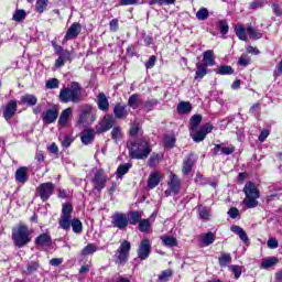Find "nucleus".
<instances>
[{
	"label": "nucleus",
	"mask_w": 282,
	"mask_h": 282,
	"mask_svg": "<svg viewBox=\"0 0 282 282\" xmlns=\"http://www.w3.org/2000/svg\"><path fill=\"white\" fill-rule=\"evenodd\" d=\"M167 185L171 188L172 193L177 195V193H180V186H182V181H180V177H177V175L171 174Z\"/></svg>",
	"instance_id": "a211bd4d"
},
{
	"label": "nucleus",
	"mask_w": 282,
	"mask_h": 282,
	"mask_svg": "<svg viewBox=\"0 0 282 282\" xmlns=\"http://www.w3.org/2000/svg\"><path fill=\"white\" fill-rule=\"evenodd\" d=\"M98 250V247L94 243H88L83 250L82 254L87 257L88 254H94Z\"/></svg>",
	"instance_id": "49530a36"
},
{
	"label": "nucleus",
	"mask_w": 282,
	"mask_h": 282,
	"mask_svg": "<svg viewBox=\"0 0 282 282\" xmlns=\"http://www.w3.org/2000/svg\"><path fill=\"white\" fill-rule=\"evenodd\" d=\"M235 32H236V36H238L240 41H248V35L246 34V28H243V25L241 24L236 25Z\"/></svg>",
	"instance_id": "e433bc0d"
},
{
	"label": "nucleus",
	"mask_w": 282,
	"mask_h": 282,
	"mask_svg": "<svg viewBox=\"0 0 282 282\" xmlns=\"http://www.w3.org/2000/svg\"><path fill=\"white\" fill-rule=\"evenodd\" d=\"M156 61H158V57H155V55L150 56V58L145 63L147 69H153V67H155Z\"/></svg>",
	"instance_id": "13d9d810"
},
{
	"label": "nucleus",
	"mask_w": 282,
	"mask_h": 282,
	"mask_svg": "<svg viewBox=\"0 0 282 282\" xmlns=\"http://www.w3.org/2000/svg\"><path fill=\"white\" fill-rule=\"evenodd\" d=\"M200 219H208L210 217V212L206 207L198 208Z\"/></svg>",
	"instance_id": "4d7b16f0"
},
{
	"label": "nucleus",
	"mask_w": 282,
	"mask_h": 282,
	"mask_svg": "<svg viewBox=\"0 0 282 282\" xmlns=\"http://www.w3.org/2000/svg\"><path fill=\"white\" fill-rule=\"evenodd\" d=\"M57 118H58V110L56 108L47 109L42 115V120L46 124H52V122H56Z\"/></svg>",
	"instance_id": "2eb2a0df"
},
{
	"label": "nucleus",
	"mask_w": 282,
	"mask_h": 282,
	"mask_svg": "<svg viewBox=\"0 0 282 282\" xmlns=\"http://www.w3.org/2000/svg\"><path fill=\"white\" fill-rule=\"evenodd\" d=\"M208 17H210V12H208V9L206 8H200L197 12H196V19L198 21H206V19H208Z\"/></svg>",
	"instance_id": "c03bdc74"
},
{
	"label": "nucleus",
	"mask_w": 282,
	"mask_h": 282,
	"mask_svg": "<svg viewBox=\"0 0 282 282\" xmlns=\"http://www.w3.org/2000/svg\"><path fill=\"white\" fill-rule=\"evenodd\" d=\"M79 122L80 124H91V122H96V113L91 106L86 105L80 109Z\"/></svg>",
	"instance_id": "6e6552de"
},
{
	"label": "nucleus",
	"mask_w": 282,
	"mask_h": 282,
	"mask_svg": "<svg viewBox=\"0 0 282 282\" xmlns=\"http://www.w3.org/2000/svg\"><path fill=\"white\" fill-rule=\"evenodd\" d=\"M138 131H140V122L134 120V122L131 123L130 135H138Z\"/></svg>",
	"instance_id": "5fc2aeb1"
},
{
	"label": "nucleus",
	"mask_w": 282,
	"mask_h": 282,
	"mask_svg": "<svg viewBox=\"0 0 282 282\" xmlns=\"http://www.w3.org/2000/svg\"><path fill=\"white\" fill-rule=\"evenodd\" d=\"M28 180H29L28 167L25 166L19 167L15 171V182H18V184H25Z\"/></svg>",
	"instance_id": "412c9836"
},
{
	"label": "nucleus",
	"mask_w": 282,
	"mask_h": 282,
	"mask_svg": "<svg viewBox=\"0 0 282 282\" xmlns=\"http://www.w3.org/2000/svg\"><path fill=\"white\" fill-rule=\"evenodd\" d=\"M80 96H83V87L78 82L70 83L69 87H63L59 90V101L67 104L73 102L74 105H78L80 102Z\"/></svg>",
	"instance_id": "20e7f679"
},
{
	"label": "nucleus",
	"mask_w": 282,
	"mask_h": 282,
	"mask_svg": "<svg viewBox=\"0 0 282 282\" xmlns=\"http://www.w3.org/2000/svg\"><path fill=\"white\" fill-rule=\"evenodd\" d=\"M129 252H131V242L124 240L121 242L119 249L117 250V260L116 263L119 265H124L129 261Z\"/></svg>",
	"instance_id": "0eeeda50"
},
{
	"label": "nucleus",
	"mask_w": 282,
	"mask_h": 282,
	"mask_svg": "<svg viewBox=\"0 0 282 282\" xmlns=\"http://www.w3.org/2000/svg\"><path fill=\"white\" fill-rule=\"evenodd\" d=\"M129 155L132 160H147L151 155V144L145 139H137L128 145Z\"/></svg>",
	"instance_id": "f03ea898"
},
{
	"label": "nucleus",
	"mask_w": 282,
	"mask_h": 282,
	"mask_svg": "<svg viewBox=\"0 0 282 282\" xmlns=\"http://www.w3.org/2000/svg\"><path fill=\"white\" fill-rule=\"evenodd\" d=\"M72 142H74V138H72V135H65L62 141V147L64 149H69V147H72Z\"/></svg>",
	"instance_id": "6e6d98bb"
},
{
	"label": "nucleus",
	"mask_w": 282,
	"mask_h": 282,
	"mask_svg": "<svg viewBox=\"0 0 282 282\" xmlns=\"http://www.w3.org/2000/svg\"><path fill=\"white\" fill-rule=\"evenodd\" d=\"M247 32L250 39H253L254 41H259V39H263V33L258 32L254 28L250 25L247 26Z\"/></svg>",
	"instance_id": "79ce46f5"
},
{
	"label": "nucleus",
	"mask_w": 282,
	"mask_h": 282,
	"mask_svg": "<svg viewBox=\"0 0 282 282\" xmlns=\"http://www.w3.org/2000/svg\"><path fill=\"white\" fill-rule=\"evenodd\" d=\"M91 182L94 184L95 191H98V193H100V191H102V188H105L107 184V175H105V171L97 170Z\"/></svg>",
	"instance_id": "9b49d317"
},
{
	"label": "nucleus",
	"mask_w": 282,
	"mask_h": 282,
	"mask_svg": "<svg viewBox=\"0 0 282 282\" xmlns=\"http://www.w3.org/2000/svg\"><path fill=\"white\" fill-rule=\"evenodd\" d=\"M73 212L74 207H72V204H63L62 215L58 219L59 228L66 230V232H69L70 228H73L75 235H80L83 232V223L78 218L72 219Z\"/></svg>",
	"instance_id": "f257e3e1"
},
{
	"label": "nucleus",
	"mask_w": 282,
	"mask_h": 282,
	"mask_svg": "<svg viewBox=\"0 0 282 282\" xmlns=\"http://www.w3.org/2000/svg\"><path fill=\"white\" fill-rule=\"evenodd\" d=\"M128 224L131 226H137V224H140L142 219V214L140 212H130L128 215Z\"/></svg>",
	"instance_id": "cd10ccee"
},
{
	"label": "nucleus",
	"mask_w": 282,
	"mask_h": 282,
	"mask_svg": "<svg viewBox=\"0 0 282 282\" xmlns=\"http://www.w3.org/2000/svg\"><path fill=\"white\" fill-rule=\"evenodd\" d=\"M142 101L140 100V95L133 94L128 99V107H131V109H138Z\"/></svg>",
	"instance_id": "473e14b6"
},
{
	"label": "nucleus",
	"mask_w": 282,
	"mask_h": 282,
	"mask_svg": "<svg viewBox=\"0 0 282 282\" xmlns=\"http://www.w3.org/2000/svg\"><path fill=\"white\" fill-rule=\"evenodd\" d=\"M160 173L153 172L150 174L149 180H148V187L149 188H155L160 184Z\"/></svg>",
	"instance_id": "c756f323"
},
{
	"label": "nucleus",
	"mask_w": 282,
	"mask_h": 282,
	"mask_svg": "<svg viewBox=\"0 0 282 282\" xmlns=\"http://www.w3.org/2000/svg\"><path fill=\"white\" fill-rule=\"evenodd\" d=\"M238 65H241L242 67H248V65H250V58H248L246 55H241L238 59Z\"/></svg>",
	"instance_id": "052dcab7"
},
{
	"label": "nucleus",
	"mask_w": 282,
	"mask_h": 282,
	"mask_svg": "<svg viewBox=\"0 0 282 282\" xmlns=\"http://www.w3.org/2000/svg\"><path fill=\"white\" fill-rule=\"evenodd\" d=\"M111 138L115 142H118V140H120V138H122V131L120 130V128L115 127L111 131Z\"/></svg>",
	"instance_id": "864d4df0"
},
{
	"label": "nucleus",
	"mask_w": 282,
	"mask_h": 282,
	"mask_svg": "<svg viewBox=\"0 0 282 282\" xmlns=\"http://www.w3.org/2000/svg\"><path fill=\"white\" fill-rule=\"evenodd\" d=\"M162 158H163L162 154H158V153L153 152L149 159L148 166H150L151 169H153L154 166H158V164H160V162H162Z\"/></svg>",
	"instance_id": "f704fd0d"
},
{
	"label": "nucleus",
	"mask_w": 282,
	"mask_h": 282,
	"mask_svg": "<svg viewBox=\"0 0 282 282\" xmlns=\"http://www.w3.org/2000/svg\"><path fill=\"white\" fill-rule=\"evenodd\" d=\"M17 108H18V105H17V100H10L6 107H4V110H3V118L6 120H11V118L14 117V113H17Z\"/></svg>",
	"instance_id": "dca6fc26"
},
{
	"label": "nucleus",
	"mask_w": 282,
	"mask_h": 282,
	"mask_svg": "<svg viewBox=\"0 0 282 282\" xmlns=\"http://www.w3.org/2000/svg\"><path fill=\"white\" fill-rule=\"evenodd\" d=\"M243 193L246 195V198L243 199L245 206H247V208H257V206H259L258 199L261 197L257 185L252 182H247L243 187Z\"/></svg>",
	"instance_id": "39448f33"
},
{
	"label": "nucleus",
	"mask_w": 282,
	"mask_h": 282,
	"mask_svg": "<svg viewBox=\"0 0 282 282\" xmlns=\"http://www.w3.org/2000/svg\"><path fill=\"white\" fill-rule=\"evenodd\" d=\"M267 243L268 248H271V250L279 248V241L276 240V238H270Z\"/></svg>",
	"instance_id": "0e129e2a"
},
{
	"label": "nucleus",
	"mask_w": 282,
	"mask_h": 282,
	"mask_svg": "<svg viewBox=\"0 0 282 282\" xmlns=\"http://www.w3.org/2000/svg\"><path fill=\"white\" fill-rule=\"evenodd\" d=\"M35 10L39 14H43L45 10H47V2L46 1H37L35 4Z\"/></svg>",
	"instance_id": "3c124183"
},
{
	"label": "nucleus",
	"mask_w": 282,
	"mask_h": 282,
	"mask_svg": "<svg viewBox=\"0 0 282 282\" xmlns=\"http://www.w3.org/2000/svg\"><path fill=\"white\" fill-rule=\"evenodd\" d=\"M279 263V259L276 257H272L270 259H265L261 263V268L268 270V268H272V265H276Z\"/></svg>",
	"instance_id": "37998d69"
},
{
	"label": "nucleus",
	"mask_w": 282,
	"mask_h": 282,
	"mask_svg": "<svg viewBox=\"0 0 282 282\" xmlns=\"http://www.w3.org/2000/svg\"><path fill=\"white\" fill-rule=\"evenodd\" d=\"M96 138V131L86 129L80 133V140L84 144H91Z\"/></svg>",
	"instance_id": "6ab92c4d"
},
{
	"label": "nucleus",
	"mask_w": 282,
	"mask_h": 282,
	"mask_svg": "<svg viewBox=\"0 0 282 282\" xmlns=\"http://www.w3.org/2000/svg\"><path fill=\"white\" fill-rule=\"evenodd\" d=\"M218 30H220V34H228V22L226 20H220L218 22Z\"/></svg>",
	"instance_id": "603ef678"
},
{
	"label": "nucleus",
	"mask_w": 282,
	"mask_h": 282,
	"mask_svg": "<svg viewBox=\"0 0 282 282\" xmlns=\"http://www.w3.org/2000/svg\"><path fill=\"white\" fill-rule=\"evenodd\" d=\"M158 105V100L156 99H151L145 101L144 107L145 109H148V111H153V108Z\"/></svg>",
	"instance_id": "bf43d9fd"
},
{
	"label": "nucleus",
	"mask_w": 282,
	"mask_h": 282,
	"mask_svg": "<svg viewBox=\"0 0 282 282\" xmlns=\"http://www.w3.org/2000/svg\"><path fill=\"white\" fill-rule=\"evenodd\" d=\"M161 241L166 248H175L177 246V239L172 236H161Z\"/></svg>",
	"instance_id": "2f4dec72"
},
{
	"label": "nucleus",
	"mask_w": 282,
	"mask_h": 282,
	"mask_svg": "<svg viewBox=\"0 0 282 282\" xmlns=\"http://www.w3.org/2000/svg\"><path fill=\"white\" fill-rule=\"evenodd\" d=\"M206 74H208V66L204 65V63H197L195 80H202Z\"/></svg>",
	"instance_id": "393cba45"
},
{
	"label": "nucleus",
	"mask_w": 282,
	"mask_h": 282,
	"mask_svg": "<svg viewBox=\"0 0 282 282\" xmlns=\"http://www.w3.org/2000/svg\"><path fill=\"white\" fill-rule=\"evenodd\" d=\"M216 74H219V76H232V74H235V69H232V66L221 65L216 70Z\"/></svg>",
	"instance_id": "72a5a7b5"
},
{
	"label": "nucleus",
	"mask_w": 282,
	"mask_h": 282,
	"mask_svg": "<svg viewBox=\"0 0 282 282\" xmlns=\"http://www.w3.org/2000/svg\"><path fill=\"white\" fill-rule=\"evenodd\" d=\"M12 241L15 248H25L32 241V229L26 224L20 223L12 228Z\"/></svg>",
	"instance_id": "7ed1b4c3"
},
{
	"label": "nucleus",
	"mask_w": 282,
	"mask_h": 282,
	"mask_svg": "<svg viewBox=\"0 0 282 282\" xmlns=\"http://www.w3.org/2000/svg\"><path fill=\"white\" fill-rule=\"evenodd\" d=\"M163 144L166 149H173V147H175V137L166 135L164 138Z\"/></svg>",
	"instance_id": "09e8293b"
},
{
	"label": "nucleus",
	"mask_w": 282,
	"mask_h": 282,
	"mask_svg": "<svg viewBox=\"0 0 282 282\" xmlns=\"http://www.w3.org/2000/svg\"><path fill=\"white\" fill-rule=\"evenodd\" d=\"M58 56L66 62L72 61V53L68 50H64Z\"/></svg>",
	"instance_id": "774afa93"
},
{
	"label": "nucleus",
	"mask_w": 282,
	"mask_h": 282,
	"mask_svg": "<svg viewBox=\"0 0 282 282\" xmlns=\"http://www.w3.org/2000/svg\"><path fill=\"white\" fill-rule=\"evenodd\" d=\"M203 246H212V243H215V234L212 231L204 234L202 236Z\"/></svg>",
	"instance_id": "ea45409f"
},
{
	"label": "nucleus",
	"mask_w": 282,
	"mask_h": 282,
	"mask_svg": "<svg viewBox=\"0 0 282 282\" xmlns=\"http://www.w3.org/2000/svg\"><path fill=\"white\" fill-rule=\"evenodd\" d=\"M97 105L100 111H109V99H107V95H105V93H100L98 95Z\"/></svg>",
	"instance_id": "5701e85b"
},
{
	"label": "nucleus",
	"mask_w": 282,
	"mask_h": 282,
	"mask_svg": "<svg viewBox=\"0 0 282 282\" xmlns=\"http://www.w3.org/2000/svg\"><path fill=\"white\" fill-rule=\"evenodd\" d=\"M25 17H28V13L23 9H18L13 13L12 20L15 21L17 23H21V21H25Z\"/></svg>",
	"instance_id": "4c0bfd02"
},
{
	"label": "nucleus",
	"mask_w": 282,
	"mask_h": 282,
	"mask_svg": "<svg viewBox=\"0 0 282 282\" xmlns=\"http://www.w3.org/2000/svg\"><path fill=\"white\" fill-rule=\"evenodd\" d=\"M149 254H151V241H149V239H144L140 242L138 257L141 261H144L149 259Z\"/></svg>",
	"instance_id": "f8f14e48"
},
{
	"label": "nucleus",
	"mask_w": 282,
	"mask_h": 282,
	"mask_svg": "<svg viewBox=\"0 0 282 282\" xmlns=\"http://www.w3.org/2000/svg\"><path fill=\"white\" fill-rule=\"evenodd\" d=\"M37 270H39V263H36V262H31V263L28 265L26 273H28V274H32L33 272H36Z\"/></svg>",
	"instance_id": "e2e57ef3"
},
{
	"label": "nucleus",
	"mask_w": 282,
	"mask_h": 282,
	"mask_svg": "<svg viewBox=\"0 0 282 282\" xmlns=\"http://www.w3.org/2000/svg\"><path fill=\"white\" fill-rule=\"evenodd\" d=\"M80 23H73L70 28L67 30L64 41H72L74 39H77L78 34H80Z\"/></svg>",
	"instance_id": "f3484780"
},
{
	"label": "nucleus",
	"mask_w": 282,
	"mask_h": 282,
	"mask_svg": "<svg viewBox=\"0 0 282 282\" xmlns=\"http://www.w3.org/2000/svg\"><path fill=\"white\" fill-rule=\"evenodd\" d=\"M111 225L113 228H118L119 230H124L127 226H129V219L127 214L124 213H115L111 216Z\"/></svg>",
	"instance_id": "1a4fd4ad"
},
{
	"label": "nucleus",
	"mask_w": 282,
	"mask_h": 282,
	"mask_svg": "<svg viewBox=\"0 0 282 282\" xmlns=\"http://www.w3.org/2000/svg\"><path fill=\"white\" fill-rule=\"evenodd\" d=\"M52 245V237L47 234H42L35 239V246H51Z\"/></svg>",
	"instance_id": "bb28decb"
},
{
	"label": "nucleus",
	"mask_w": 282,
	"mask_h": 282,
	"mask_svg": "<svg viewBox=\"0 0 282 282\" xmlns=\"http://www.w3.org/2000/svg\"><path fill=\"white\" fill-rule=\"evenodd\" d=\"M113 124H116V117H113V115H106L104 120L96 127V131L97 133H105L109 131V129H112Z\"/></svg>",
	"instance_id": "9d476101"
},
{
	"label": "nucleus",
	"mask_w": 282,
	"mask_h": 282,
	"mask_svg": "<svg viewBox=\"0 0 282 282\" xmlns=\"http://www.w3.org/2000/svg\"><path fill=\"white\" fill-rule=\"evenodd\" d=\"M176 111L181 115L191 113L193 111V105L189 101H181L176 107Z\"/></svg>",
	"instance_id": "b1692460"
},
{
	"label": "nucleus",
	"mask_w": 282,
	"mask_h": 282,
	"mask_svg": "<svg viewBox=\"0 0 282 282\" xmlns=\"http://www.w3.org/2000/svg\"><path fill=\"white\" fill-rule=\"evenodd\" d=\"M55 189L56 185H54V183L46 182L39 185V187L36 188V193L42 202H47V199H50L54 195Z\"/></svg>",
	"instance_id": "423d86ee"
},
{
	"label": "nucleus",
	"mask_w": 282,
	"mask_h": 282,
	"mask_svg": "<svg viewBox=\"0 0 282 282\" xmlns=\"http://www.w3.org/2000/svg\"><path fill=\"white\" fill-rule=\"evenodd\" d=\"M191 137L194 142H203L206 139V133L200 129L198 131H191Z\"/></svg>",
	"instance_id": "a19ab883"
},
{
	"label": "nucleus",
	"mask_w": 282,
	"mask_h": 282,
	"mask_svg": "<svg viewBox=\"0 0 282 282\" xmlns=\"http://www.w3.org/2000/svg\"><path fill=\"white\" fill-rule=\"evenodd\" d=\"M202 124V117L200 115H194L189 119V130L191 131H197L199 129V126Z\"/></svg>",
	"instance_id": "7c9ffc66"
},
{
	"label": "nucleus",
	"mask_w": 282,
	"mask_h": 282,
	"mask_svg": "<svg viewBox=\"0 0 282 282\" xmlns=\"http://www.w3.org/2000/svg\"><path fill=\"white\" fill-rule=\"evenodd\" d=\"M72 108H66L62 111L59 119H58V124L61 127H65L67 122L69 121V118H72Z\"/></svg>",
	"instance_id": "c85d7f7f"
},
{
	"label": "nucleus",
	"mask_w": 282,
	"mask_h": 282,
	"mask_svg": "<svg viewBox=\"0 0 282 282\" xmlns=\"http://www.w3.org/2000/svg\"><path fill=\"white\" fill-rule=\"evenodd\" d=\"M230 270L235 274L236 279H239V276H241V267H239V265H231Z\"/></svg>",
	"instance_id": "338daca9"
},
{
	"label": "nucleus",
	"mask_w": 282,
	"mask_h": 282,
	"mask_svg": "<svg viewBox=\"0 0 282 282\" xmlns=\"http://www.w3.org/2000/svg\"><path fill=\"white\" fill-rule=\"evenodd\" d=\"M132 166L133 165L131 163L119 165L117 169V177H122L123 175H127Z\"/></svg>",
	"instance_id": "58836bf2"
},
{
	"label": "nucleus",
	"mask_w": 282,
	"mask_h": 282,
	"mask_svg": "<svg viewBox=\"0 0 282 282\" xmlns=\"http://www.w3.org/2000/svg\"><path fill=\"white\" fill-rule=\"evenodd\" d=\"M58 85H61V82L56 78H51L46 82L45 87L46 89H58Z\"/></svg>",
	"instance_id": "8fccbe9b"
},
{
	"label": "nucleus",
	"mask_w": 282,
	"mask_h": 282,
	"mask_svg": "<svg viewBox=\"0 0 282 282\" xmlns=\"http://www.w3.org/2000/svg\"><path fill=\"white\" fill-rule=\"evenodd\" d=\"M227 214L231 219H237V217H239L240 215L239 209H237V207H231Z\"/></svg>",
	"instance_id": "680f3d73"
},
{
	"label": "nucleus",
	"mask_w": 282,
	"mask_h": 282,
	"mask_svg": "<svg viewBox=\"0 0 282 282\" xmlns=\"http://www.w3.org/2000/svg\"><path fill=\"white\" fill-rule=\"evenodd\" d=\"M151 228V220L149 219H141L139 221V230L140 232H149Z\"/></svg>",
	"instance_id": "a18cd8bd"
},
{
	"label": "nucleus",
	"mask_w": 282,
	"mask_h": 282,
	"mask_svg": "<svg viewBox=\"0 0 282 282\" xmlns=\"http://www.w3.org/2000/svg\"><path fill=\"white\" fill-rule=\"evenodd\" d=\"M231 232H234L235 235H238L239 239H241L246 246H248V243H250V238H248V234H246V230H243V228L234 225L230 227Z\"/></svg>",
	"instance_id": "aec40b11"
},
{
	"label": "nucleus",
	"mask_w": 282,
	"mask_h": 282,
	"mask_svg": "<svg viewBox=\"0 0 282 282\" xmlns=\"http://www.w3.org/2000/svg\"><path fill=\"white\" fill-rule=\"evenodd\" d=\"M272 10H273V12H274V14H275L276 17H282V8H281V4L274 2V3L272 4Z\"/></svg>",
	"instance_id": "69168bd1"
},
{
	"label": "nucleus",
	"mask_w": 282,
	"mask_h": 282,
	"mask_svg": "<svg viewBox=\"0 0 282 282\" xmlns=\"http://www.w3.org/2000/svg\"><path fill=\"white\" fill-rule=\"evenodd\" d=\"M115 120H124L127 116H129V111L127 110V105H122L120 102L116 104L113 107Z\"/></svg>",
	"instance_id": "4468645a"
},
{
	"label": "nucleus",
	"mask_w": 282,
	"mask_h": 282,
	"mask_svg": "<svg viewBox=\"0 0 282 282\" xmlns=\"http://www.w3.org/2000/svg\"><path fill=\"white\" fill-rule=\"evenodd\" d=\"M203 65L206 67L215 66V52L213 50H207L203 53Z\"/></svg>",
	"instance_id": "4be33fe9"
},
{
	"label": "nucleus",
	"mask_w": 282,
	"mask_h": 282,
	"mask_svg": "<svg viewBox=\"0 0 282 282\" xmlns=\"http://www.w3.org/2000/svg\"><path fill=\"white\" fill-rule=\"evenodd\" d=\"M171 276H173V271L171 269L164 270L159 275V281L166 282L169 279H171Z\"/></svg>",
	"instance_id": "de8ad7c7"
},
{
	"label": "nucleus",
	"mask_w": 282,
	"mask_h": 282,
	"mask_svg": "<svg viewBox=\"0 0 282 282\" xmlns=\"http://www.w3.org/2000/svg\"><path fill=\"white\" fill-rule=\"evenodd\" d=\"M230 261H232V257L230 256V253H223L218 258V263L220 268H226L227 265L230 264Z\"/></svg>",
	"instance_id": "c9c22d12"
},
{
	"label": "nucleus",
	"mask_w": 282,
	"mask_h": 282,
	"mask_svg": "<svg viewBox=\"0 0 282 282\" xmlns=\"http://www.w3.org/2000/svg\"><path fill=\"white\" fill-rule=\"evenodd\" d=\"M195 162H197V158H195V154L189 153L183 161V165H182L183 175H191V171H193V166H195Z\"/></svg>",
	"instance_id": "ddd939ff"
},
{
	"label": "nucleus",
	"mask_w": 282,
	"mask_h": 282,
	"mask_svg": "<svg viewBox=\"0 0 282 282\" xmlns=\"http://www.w3.org/2000/svg\"><path fill=\"white\" fill-rule=\"evenodd\" d=\"M39 102V99H36V96L25 94L24 96L21 97L20 104L21 105H28V107H34Z\"/></svg>",
	"instance_id": "a878e982"
}]
</instances>
